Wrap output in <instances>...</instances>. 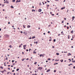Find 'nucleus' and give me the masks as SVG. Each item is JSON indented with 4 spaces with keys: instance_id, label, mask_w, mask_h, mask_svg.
<instances>
[{
    "instance_id": "obj_1",
    "label": "nucleus",
    "mask_w": 75,
    "mask_h": 75,
    "mask_svg": "<svg viewBox=\"0 0 75 75\" xmlns=\"http://www.w3.org/2000/svg\"><path fill=\"white\" fill-rule=\"evenodd\" d=\"M38 69H40V70L41 71V69H42V67H38Z\"/></svg>"
},
{
    "instance_id": "obj_2",
    "label": "nucleus",
    "mask_w": 75,
    "mask_h": 75,
    "mask_svg": "<svg viewBox=\"0 0 75 75\" xmlns=\"http://www.w3.org/2000/svg\"><path fill=\"white\" fill-rule=\"evenodd\" d=\"M51 71V70L50 69H49L47 70V71H46V72H50Z\"/></svg>"
},
{
    "instance_id": "obj_3",
    "label": "nucleus",
    "mask_w": 75,
    "mask_h": 75,
    "mask_svg": "<svg viewBox=\"0 0 75 75\" xmlns=\"http://www.w3.org/2000/svg\"><path fill=\"white\" fill-rule=\"evenodd\" d=\"M38 11V12H41V9H39Z\"/></svg>"
},
{
    "instance_id": "obj_4",
    "label": "nucleus",
    "mask_w": 75,
    "mask_h": 75,
    "mask_svg": "<svg viewBox=\"0 0 75 75\" xmlns=\"http://www.w3.org/2000/svg\"><path fill=\"white\" fill-rule=\"evenodd\" d=\"M69 55H71V54L70 53H69L68 54V56H69Z\"/></svg>"
},
{
    "instance_id": "obj_5",
    "label": "nucleus",
    "mask_w": 75,
    "mask_h": 75,
    "mask_svg": "<svg viewBox=\"0 0 75 75\" xmlns=\"http://www.w3.org/2000/svg\"><path fill=\"white\" fill-rule=\"evenodd\" d=\"M65 7H64L63 8H61V10H63V9H65Z\"/></svg>"
},
{
    "instance_id": "obj_6",
    "label": "nucleus",
    "mask_w": 75,
    "mask_h": 75,
    "mask_svg": "<svg viewBox=\"0 0 75 75\" xmlns=\"http://www.w3.org/2000/svg\"><path fill=\"white\" fill-rule=\"evenodd\" d=\"M28 28H30V27H31V26L28 25L27 26Z\"/></svg>"
},
{
    "instance_id": "obj_7",
    "label": "nucleus",
    "mask_w": 75,
    "mask_h": 75,
    "mask_svg": "<svg viewBox=\"0 0 75 75\" xmlns=\"http://www.w3.org/2000/svg\"><path fill=\"white\" fill-rule=\"evenodd\" d=\"M56 54V55H59V53H57Z\"/></svg>"
},
{
    "instance_id": "obj_8",
    "label": "nucleus",
    "mask_w": 75,
    "mask_h": 75,
    "mask_svg": "<svg viewBox=\"0 0 75 75\" xmlns=\"http://www.w3.org/2000/svg\"><path fill=\"white\" fill-rule=\"evenodd\" d=\"M5 3H7L8 4L9 2L8 1H6Z\"/></svg>"
},
{
    "instance_id": "obj_9",
    "label": "nucleus",
    "mask_w": 75,
    "mask_h": 75,
    "mask_svg": "<svg viewBox=\"0 0 75 75\" xmlns=\"http://www.w3.org/2000/svg\"><path fill=\"white\" fill-rule=\"evenodd\" d=\"M70 65H72V64H69L68 65V66H70Z\"/></svg>"
},
{
    "instance_id": "obj_10",
    "label": "nucleus",
    "mask_w": 75,
    "mask_h": 75,
    "mask_svg": "<svg viewBox=\"0 0 75 75\" xmlns=\"http://www.w3.org/2000/svg\"><path fill=\"white\" fill-rule=\"evenodd\" d=\"M37 62H35L34 63V64H35V65H36L37 64Z\"/></svg>"
},
{
    "instance_id": "obj_11",
    "label": "nucleus",
    "mask_w": 75,
    "mask_h": 75,
    "mask_svg": "<svg viewBox=\"0 0 75 75\" xmlns=\"http://www.w3.org/2000/svg\"><path fill=\"white\" fill-rule=\"evenodd\" d=\"M32 11H35V10H34V9H32Z\"/></svg>"
},
{
    "instance_id": "obj_12",
    "label": "nucleus",
    "mask_w": 75,
    "mask_h": 75,
    "mask_svg": "<svg viewBox=\"0 0 75 75\" xmlns=\"http://www.w3.org/2000/svg\"><path fill=\"white\" fill-rule=\"evenodd\" d=\"M35 38V36L32 37L33 39H34V38Z\"/></svg>"
},
{
    "instance_id": "obj_13",
    "label": "nucleus",
    "mask_w": 75,
    "mask_h": 75,
    "mask_svg": "<svg viewBox=\"0 0 75 75\" xmlns=\"http://www.w3.org/2000/svg\"><path fill=\"white\" fill-rule=\"evenodd\" d=\"M26 47V45H25V47L24 48V49L25 50V49H26V48H25Z\"/></svg>"
},
{
    "instance_id": "obj_14",
    "label": "nucleus",
    "mask_w": 75,
    "mask_h": 75,
    "mask_svg": "<svg viewBox=\"0 0 75 75\" xmlns=\"http://www.w3.org/2000/svg\"><path fill=\"white\" fill-rule=\"evenodd\" d=\"M0 68H1V69H3V67H2V66H1L0 67Z\"/></svg>"
},
{
    "instance_id": "obj_15",
    "label": "nucleus",
    "mask_w": 75,
    "mask_h": 75,
    "mask_svg": "<svg viewBox=\"0 0 75 75\" xmlns=\"http://www.w3.org/2000/svg\"><path fill=\"white\" fill-rule=\"evenodd\" d=\"M19 71V69L18 68L16 69V71Z\"/></svg>"
},
{
    "instance_id": "obj_16",
    "label": "nucleus",
    "mask_w": 75,
    "mask_h": 75,
    "mask_svg": "<svg viewBox=\"0 0 75 75\" xmlns=\"http://www.w3.org/2000/svg\"><path fill=\"white\" fill-rule=\"evenodd\" d=\"M33 53V54H36V52H34V51Z\"/></svg>"
},
{
    "instance_id": "obj_17",
    "label": "nucleus",
    "mask_w": 75,
    "mask_h": 75,
    "mask_svg": "<svg viewBox=\"0 0 75 75\" xmlns=\"http://www.w3.org/2000/svg\"><path fill=\"white\" fill-rule=\"evenodd\" d=\"M9 47H10V48H12V47H11V45H10V46H9Z\"/></svg>"
},
{
    "instance_id": "obj_18",
    "label": "nucleus",
    "mask_w": 75,
    "mask_h": 75,
    "mask_svg": "<svg viewBox=\"0 0 75 75\" xmlns=\"http://www.w3.org/2000/svg\"><path fill=\"white\" fill-rule=\"evenodd\" d=\"M11 8H14V7H13V6H11Z\"/></svg>"
},
{
    "instance_id": "obj_19",
    "label": "nucleus",
    "mask_w": 75,
    "mask_h": 75,
    "mask_svg": "<svg viewBox=\"0 0 75 75\" xmlns=\"http://www.w3.org/2000/svg\"><path fill=\"white\" fill-rule=\"evenodd\" d=\"M42 55V54H40V57H41V56Z\"/></svg>"
},
{
    "instance_id": "obj_20",
    "label": "nucleus",
    "mask_w": 75,
    "mask_h": 75,
    "mask_svg": "<svg viewBox=\"0 0 75 75\" xmlns=\"http://www.w3.org/2000/svg\"><path fill=\"white\" fill-rule=\"evenodd\" d=\"M15 1H16V0H13L12 1V2H15Z\"/></svg>"
},
{
    "instance_id": "obj_21",
    "label": "nucleus",
    "mask_w": 75,
    "mask_h": 75,
    "mask_svg": "<svg viewBox=\"0 0 75 75\" xmlns=\"http://www.w3.org/2000/svg\"><path fill=\"white\" fill-rule=\"evenodd\" d=\"M54 42H55L56 41V40L55 39H54L53 40Z\"/></svg>"
},
{
    "instance_id": "obj_22",
    "label": "nucleus",
    "mask_w": 75,
    "mask_h": 75,
    "mask_svg": "<svg viewBox=\"0 0 75 75\" xmlns=\"http://www.w3.org/2000/svg\"><path fill=\"white\" fill-rule=\"evenodd\" d=\"M72 62H75V60H74V61H72Z\"/></svg>"
},
{
    "instance_id": "obj_23",
    "label": "nucleus",
    "mask_w": 75,
    "mask_h": 75,
    "mask_svg": "<svg viewBox=\"0 0 75 75\" xmlns=\"http://www.w3.org/2000/svg\"><path fill=\"white\" fill-rule=\"evenodd\" d=\"M63 59H62V61H61V62H63Z\"/></svg>"
},
{
    "instance_id": "obj_24",
    "label": "nucleus",
    "mask_w": 75,
    "mask_h": 75,
    "mask_svg": "<svg viewBox=\"0 0 75 75\" xmlns=\"http://www.w3.org/2000/svg\"><path fill=\"white\" fill-rule=\"evenodd\" d=\"M56 64H58V63H54V65H56Z\"/></svg>"
},
{
    "instance_id": "obj_25",
    "label": "nucleus",
    "mask_w": 75,
    "mask_h": 75,
    "mask_svg": "<svg viewBox=\"0 0 75 75\" xmlns=\"http://www.w3.org/2000/svg\"><path fill=\"white\" fill-rule=\"evenodd\" d=\"M73 32H74V31H73V30H72L71 31V33H73Z\"/></svg>"
},
{
    "instance_id": "obj_26",
    "label": "nucleus",
    "mask_w": 75,
    "mask_h": 75,
    "mask_svg": "<svg viewBox=\"0 0 75 75\" xmlns=\"http://www.w3.org/2000/svg\"><path fill=\"white\" fill-rule=\"evenodd\" d=\"M17 2H18V0H17L16 1V3H17Z\"/></svg>"
},
{
    "instance_id": "obj_27",
    "label": "nucleus",
    "mask_w": 75,
    "mask_h": 75,
    "mask_svg": "<svg viewBox=\"0 0 75 75\" xmlns=\"http://www.w3.org/2000/svg\"><path fill=\"white\" fill-rule=\"evenodd\" d=\"M4 4H3L2 6V7H4Z\"/></svg>"
},
{
    "instance_id": "obj_28",
    "label": "nucleus",
    "mask_w": 75,
    "mask_h": 75,
    "mask_svg": "<svg viewBox=\"0 0 75 75\" xmlns=\"http://www.w3.org/2000/svg\"><path fill=\"white\" fill-rule=\"evenodd\" d=\"M54 72H56V70H54Z\"/></svg>"
},
{
    "instance_id": "obj_29",
    "label": "nucleus",
    "mask_w": 75,
    "mask_h": 75,
    "mask_svg": "<svg viewBox=\"0 0 75 75\" xmlns=\"http://www.w3.org/2000/svg\"><path fill=\"white\" fill-rule=\"evenodd\" d=\"M15 60H12V62H14Z\"/></svg>"
},
{
    "instance_id": "obj_30",
    "label": "nucleus",
    "mask_w": 75,
    "mask_h": 75,
    "mask_svg": "<svg viewBox=\"0 0 75 75\" xmlns=\"http://www.w3.org/2000/svg\"><path fill=\"white\" fill-rule=\"evenodd\" d=\"M47 2H48V3H50V1H48V0H47Z\"/></svg>"
},
{
    "instance_id": "obj_31",
    "label": "nucleus",
    "mask_w": 75,
    "mask_h": 75,
    "mask_svg": "<svg viewBox=\"0 0 75 75\" xmlns=\"http://www.w3.org/2000/svg\"><path fill=\"white\" fill-rule=\"evenodd\" d=\"M48 60H49L50 61V60H51V59L49 58L48 59Z\"/></svg>"
},
{
    "instance_id": "obj_32",
    "label": "nucleus",
    "mask_w": 75,
    "mask_h": 75,
    "mask_svg": "<svg viewBox=\"0 0 75 75\" xmlns=\"http://www.w3.org/2000/svg\"><path fill=\"white\" fill-rule=\"evenodd\" d=\"M23 27H24V28H25V26H24V25H23Z\"/></svg>"
},
{
    "instance_id": "obj_33",
    "label": "nucleus",
    "mask_w": 75,
    "mask_h": 75,
    "mask_svg": "<svg viewBox=\"0 0 75 75\" xmlns=\"http://www.w3.org/2000/svg\"><path fill=\"white\" fill-rule=\"evenodd\" d=\"M69 60H70L69 62H71V60L70 59H69Z\"/></svg>"
},
{
    "instance_id": "obj_34",
    "label": "nucleus",
    "mask_w": 75,
    "mask_h": 75,
    "mask_svg": "<svg viewBox=\"0 0 75 75\" xmlns=\"http://www.w3.org/2000/svg\"><path fill=\"white\" fill-rule=\"evenodd\" d=\"M19 47V48H20V47H21V45H20Z\"/></svg>"
},
{
    "instance_id": "obj_35",
    "label": "nucleus",
    "mask_w": 75,
    "mask_h": 75,
    "mask_svg": "<svg viewBox=\"0 0 75 75\" xmlns=\"http://www.w3.org/2000/svg\"><path fill=\"white\" fill-rule=\"evenodd\" d=\"M6 60H7L8 59L7 58V57H6Z\"/></svg>"
},
{
    "instance_id": "obj_36",
    "label": "nucleus",
    "mask_w": 75,
    "mask_h": 75,
    "mask_svg": "<svg viewBox=\"0 0 75 75\" xmlns=\"http://www.w3.org/2000/svg\"><path fill=\"white\" fill-rule=\"evenodd\" d=\"M8 69H9V70H10V69L9 68H8Z\"/></svg>"
},
{
    "instance_id": "obj_37",
    "label": "nucleus",
    "mask_w": 75,
    "mask_h": 75,
    "mask_svg": "<svg viewBox=\"0 0 75 75\" xmlns=\"http://www.w3.org/2000/svg\"><path fill=\"white\" fill-rule=\"evenodd\" d=\"M21 34H23V31H21Z\"/></svg>"
},
{
    "instance_id": "obj_38",
    "label": "nucleus",
    "mask_w": 75,
    "mask_h": 75,
    "mask_svg": "<svg viewBox=\"0 0 75 75\" xmlns=\"http://www.w3.org/2000/svg\"><path fill=\"white\" fill-rule=\"evenodd\" d=\"M22 54H24V53L23 52H22Z\"/></svg>"
},
{
    "instance_id": "obj_39",
    "label": "nucleus",
    "mask_w": 75,
    "mask_h": 75,
    "mask_svg": "<svg viewBox=\"0 0 75 75\" xmlns=\"http://www.w3.org/2000/svg\"><path fill=\"white\" fill-rule=\"evenodd\" d=\"M24 59H22V60L23 61H24Z\"/></svg>"
},
{
    "instance_id": "obj_40",
    "label": "nucleus",
    "mask_w": 75,
    "mask_h": 75,
    "mask_svg": "<svg viewBox=\"0 0 75 75\" xmlns=\"http://www.w3.org/2000/svg\"><path fill=\"white\" fill-rule=\"evenodd\" d=\"M64 20H67V19L66 18H64Z\"/></svg>"
},
{
    "instance_id": "obj_41",
    "label": "nucleus",
    "mask_w": 75,
    "mask_h": 75,
    "mask_svg": "<svg viewBox=\"0 0 75 75\" xmlns=\"http://www.w3.org/2000/svg\"><path fill=\"white\" fill-rule=\"evenodd\" d=\"M52 16H54V14H52Z\"/></svg>"
},
{
    "instance_id": "obj_42",
    "label": "nucleus",
    "mask_w": 75,
    "mask_h": 75,
    "mask_svg": "<svg viewBox=\"0 0 75 75\" xmlns=\"http://www.w3.org/2000/svg\"><path fill=\"white\" fill-rule=\"evenodd\" d=\"M64 21H62V23H64Z\"/></svg>"
},
{
    "instance_id": "obj_43",
    "label": "nucleus",
    "mask_w": 75,
    "mask_h": 75,
    "mask_svg": "<svg viewBox=\"0 0 75 75\" xmlns=\"http://www.w3.org/2000/svg\"><path fill=\"white\" fill-rule=\"evenodd\" d=\"M13 65H15V64H14V63H13Z\"/></svg>"
},
{
    "instance_id": "obj_44",
    "label": "nucleus",
    "mask_w": 75,
    "mask_h": 75,
    "mask_svg": "<svg viewBox=\"0 0 75 75\" xmlns=\"http://www.w3.org/2000/svg\"><path fill=\"white\" fill-rule=\"evenodd\" d=\"M71 48H74V47H73V46H72L71 47Z\"/></svg>"
},
{
    "instance_id": "obj_45",
    "label": "nucleus",
    "mask_w": 75,
    "mask_h": 75,
    "mask_svg": "<svg viewBox=\"0 0 75 75\" xmlns=\"http://www.w3.org/2000/svg\"><path fill=\"white\" fill-rule=\"evenodd\" d=\"M47 33H50V31H48V32H47Z\"/></svg>"
},
{
    "instance_id": "obj_46",
    "label": "nucleus",
    "mask_w": 75,
    "mask_h": 75,
    "mask_svg": "<svg viewBox=\"0 0 75 75\" xmlns=\"http://www.w3.org/2000/svg\"><path fill=\"white\" fill-rule=\"evenodd\" d=\"M8 24H10V22H8Z\"/></svg>"
},
{
    "instance_id": "obj_47",
    "label": "nucleus",
    "mask_w": 75,
    "mask_h": 75,
    "mask_svg": "<svg viewBox=\"0 0 75 75\" xmlns=\"http://www.w3.org/2000/svg\"><path fill=\"white\" fill-rule=\"evenodd\" d=\"M75 18V17H74V16H73L72 17V18Z\"/></svg>"
},
{
    "instance_id": "obj_48",
    "label": "nucleus",
    "mask_w": 75,
    "mask_h": 75,
    "mask_svg": "<svg viewBox=\"0 0 75 75\" xmlns=\"http://www.w3.org/2000/svg\"><path fill=\"white\" fill-rule=\"evenodd\" d=\"M29 59L27 58V59H26V60H28Z\"/></svg>"
},
{
    "instance_id": "obj_49",
    "label": "nucleus",
    "mask_w": 75,
    "mask_h": 75,
    "mask_svg": "<svg viewBox=\"0 0 75 75\" xmlns=\"http://www.w3.org/2000/svg\"><path fill=\"white\" fill-rule=\"evenodd\" d=\"M29 39H31V38L30 37V38H28Z\"/></svg>"
},
{
    "instance_id": "obj_50",
    "label": "nucleus",
    "mask_w": 75,
    "mask_h": 75,
    "mask_svg": "<svg viewBox=\"0 0 75 75\" xmlns=\"http://www.w3.org/2000/svg\"><path fill=\"white\" fill-rule=\"evenodd\" d=\"M2 73H3L4 72V71H2Z\"/></svg>"
},
{
    "instance_id": "obj_51",
    "label": "nucleus",
    "mask_w": 75,
    "mask_h": 75,
    "mask_svg": "<svg viewBox=\"0 0 75 75\" xmlns=\"http://www.w3.org/2000/svg\"><path fill=\"white\" fill-rule=\"evenodd\" d=\"M18 1V2H20L21 1V0H20Z\"/></svg>"
},
{
    "instance_id": "obj_52",
    "label": "nucleus",
    "mask_w": 75,
    "mask_h": 75,
    "mask_svg": "<svg viewBox=\"0 0 75 75\" xmlns=\"http://www.w3.org/2000/svg\"><path fill=\"white\" fill-rule=\"evenodd\" d=\"M67 29H68V28H69V27H68V26H67Z\"/></svg>"
},
{
    "instance_id": "obj_53",
    "label": "nucleus",
    "mask_w": 75,
    "mask_h": 75,
    "mask_svg": "<svg viewBox=\"0 0 75 75\" xmlns=\"http://www.w3.org/2000/svg\"><path fill=\"white\" fill-rule=\"evenodd\" d=\"M9 73H10V72H8L7 74H9Z\"/></svg>"
},
{
    "instance_id": "obj_54",
    "label": "nucleus",
    "mask_w": 75,
    "mask_h": 75,
    "mask_svg": "<svg viewBox=\"0 0 75 75\" xmlns=\"http://www.w3.org/2000/svg\"><path fill=\"white\" fill-rule=\"evenodd\" d=\"M36 44H37L38 43V42H36Z\"/></svg>"
},
{
    "instance_id": "obj_55",
    "label": "nucleus",
    "mask_w": 75,
    "mask_h": 75,
    "mask_svg": "<svg viewBox=\"0 0 75 75\" xmlns=\"http://www.w3.org/2000/svg\"><path fill=\"white\" fill-rule=\"evenodd\" d=\"M26 51H28V50L27 49V50H26Z\"/></svg>"
},
{
    "instance_id": "obj_56",
    "label": "nucleus",
    "mask_w": 75,
    "mask_h": 75,
    "mask_svg": "<svg viewBox=\"0 0 75 75\" xmlns=\"http://www.w3.org/2000/svg\"><path fill=\"white\" fill-rule=\"evenodd\" d=\"M31 50V49H29V51L30 52V50Z\"/></svg>"
},
{
    "instance_id": "obj_57",
    "label": "nucleus",
    "mask_w": 75,
    "mask_h": 75,
    "mask_svg": "<svg viewBox=\"0 0 75 75\" xmlns=\"http://www.w3.org/2000/svg\"><path fill=\"white\" fill-rule=\"evenodd\" d=\"M4 64H4V65L5 66H6V64H5V63H4Z\"/></svg>"
},
{
    "instance_id": "obj_58",
    "label": "nucleus",
    "mask_w": 75,
    "mask_h": 75,
    "mask_svg": "<svg viewBox=\"0 0 75 75\" xmlns=\"http://www.w3.org/2000/svg\"><path fill=\"white\" fill-rule=\"evenodd\" d=\"M13 69H16V67H14V68H13Z\"/></svg>"
},
{
    "instance_id": "obj_59",
    "label": "nucleus",
    "mask_w": 75,
    "mask_h": 75,
    "mask_svg": "<svg viewBox=\"0 0 75 75\" xmlns=\"http://www.w3.org/2000/svg\"><path fill=\"white\" fill-rule=\"evenodd\" d=\"M44 35H45V33H43Z\"/></svg>"
},
{
    "instance_id": "obj_60",
    "label": "nucleus",
    "mask_w": 75,
    "mask_h": 75,
    "mask_svg": "<svg viewBox=\"0 0 75 75\" xmlns=\"http://www.w3.org/2000/svg\"><path fill=\"white\" fill-rule=\"evenodd\" d=\"M72 21H73V20H74V18H72Z\"/></svg>"
},
{
    "instance_id": "obj_61",
    "label": "nucleus",
    "mask_w": 75,
    "mask_h": 75,
    "mask_svg": "<svg viewBox=\"0 0 75 75\" xmlns=\"http://www.w3.org/2000/svg\"><path fill=\"white\" fill-rule=\"evenodd\" d=\"M13 75H16V73H13Z\"/></svg>"
},
{
    "instance_id": "obj_62",
    "label": "nucleus",
    "mask_w": 75,
    "mask_h": 75,
    "mask_svg": "<svg viewBox=\"0 0 75 75\" xmlns=\"http://www.w3.org/2000/svg\"><path fill=\"white\" fill-rule=\"evenodd\" d=\"M14 70H13L12 71V72H14Z\"/></svg>"
},
{
    "instance_id": "obj_63",
    "label": "nucleus",
    "mask_w": 75,
    "mask_h": 75,
    "mask_svg": "<svg viewBox=\"0 0 75 75\" xmlns=\"http://www.w3.org/2000/svg\"><path fill=\"white\" fill-rule=\"evenodd\" d=\"M10 66H11L10 65H8V67H10Z\"/></svg>"
},
{
    "instance_id": "obj_64",
    "label": "nucleus",
    "mask_w": 75,
    "mask_h": 75,
    "mask_svg": "<svg viewBox=\"0 0 75 75\" xmlns=\"http://www.w3.org/2000/svg\"><path fill=\"white\" fill-rule=\"evenodd\" d=\"M65 0H64V1H63V2H65Z\"/></svg>"
}]
</instances>
